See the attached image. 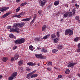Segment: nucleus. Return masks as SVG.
<instances>
[{
    "instance_id": "f257e3e1",
    "label": "nucleus",
    "mask_w": 80,
    "mask_h": 80,
    "mask_svg": "<svg viewBox=\"0 0 80 80\" xmlns=\"http://www.w3.org/2000/svg\"><path fill=\"white\" fill-rule=\"evenodd\" d=\"M69 34V35H72L73 34V31L70 29H66L65 31V35H68Z\"/></svg>"
},
{
    "instance_id": "f03ea898",
    "label": "nucleus",
    "mask_w": 80,
    "mask_h": 80,
    "mask_svg": "<svg viewBox=\"0 0 80 80\" xmlns=\"http://www.w3.org/2000/svg\"><path fill=\"white\" fill-rule=\"evenodd\" d=\"M17 75V72H15L13 73L11 77H10L8 78L9 80H12L13 78H15L16 76Z\"/></svg>"
},
{
    "instance_id": "7ed1b4c3",
    "label": "nucleus",
    "mask_w": 80,
    "mask_h": 80,
    "mask_svg": "<svg viewBox=\"0 0 80 80\" xmlns=\"http://www.w3.org/2000/svg\"><path fill=\"white\" fill-rule=\"evenodd\" d=\"M10 32H16V33H20V31H19V28H17V29H15L12 28L10 29Z\"/></svg>"
},
{
    "instance_id": "20e7f679",
    "label": "nucleus",
    "mask_w": 80,
    "mask_h": 80,
    "mask_svg": "<svg viewBox=\"0 0 80 80\" xmlns=\"http://www.w3.org/2000/svg\"><path fill=\"white\" fill-rule=\"evenodd\" d=\"M46 2L47 1H46V0H43V2L42 1L40 0H39V2L41 3L40 5L42 7H43L44 5H45V3H46Z\"/></svg>"
},
{
    "instance_id": "39448f33",
    "label": "nucleus",
    "mask_w": 80,
    "mask_h": 80,
    "mask_svg": "<svg viewBox=\"0 0 80 80\" xmlns=\"http://www.w3.org/2000/svg\"><path fill=\"white\" fill-rule=\"evenodd\" d=\"M77 64L76 62H72L69 63L68 66V67H73Z\"/></svg>"
},
{
    "instance_id": "423d86ee",
    "label": "nucleus",
    "mask_w": 80,
    "mask_h": 80,
    "mask_svg": "<svg viewBox=\"0 0 80 80\" xmlns=\"http://www.w3.org/2000/svg\"><path fill=\"white\" fill-rule=\"evenodd\" d=\"M8 9H9V8H6L5 7H3L0 9V11H1L2 12H5V11L7 10Z\"/></svg>"
},
{
    "instance_id": "0eeeda50",
    "label": "nucleus",
    "mask_w": 80,
    "mask_h": 80,
    "mask_svg": "<svg viewBox=\"0 0 80 80\" xmlns=\"http://www.w3.org/2000/svg\"><path fill=\"white\" fill-rule=\"evenodd\" d=\"M12 12H8L6 13V14H4V15H3L2 17V18H5V17H7V16H8V15L11 13Z\"/></svg>"
},
{
    "instance_id": "6e6552de",
    "label": "nucleus",
    "mask_w": 80,
    "mask_h": 80,
    "mask_svg": "<svg viewBox=\"0 0 80 80\" xmlns=\"http://www.w3.org/2000/svg\"><path fill=\"white\" fill-rule=\"evenodd\" d=\"M18 27V23H14L12 27V28H15V29H17V28H19Z\"/></svg>"
},
{
    "instance_id": "1a4fd4ad",
    "label": "nucleus",
    "mask_w": 80,
    "mask_h": 80,
    "mask_svg": "<svg viewBox=\"0 0 80 80\" xmlns=\"http://www.w3.org/2000/svg\"><path fill=\"white\" fill-rule=\"evenodd\" d=\"M28 65H29V66H35L36 65L35 63H33L32 62H28L27 63Z\"/></svg>"
},
{
    "instance_id": "9d476101",
    "label": "nucleus",
    "mask_w": 80,
    "mask_h": 80,
    "mask_svg": "<svg viewBox=\"0 0 80 80\" xmlns=\"http://www.w3.org/2000/svg\"><path fill=\"white\" fill-rule=\"evenodd\" d=\"M8 58L7 57H4L2 58V61L3 62H7L8 60Z\"/></svg>"
},
{
    "instance_id": "9b49d317",
    "label": "nucleus",
    "mask_w": 80,
    "mask_h": 80,
    "mask_svg": "<svg viewBox=\"0 0 80 80\" xmlns=\"http://www.w3.org/2000/svg\"><path fill=\"white\" fill-rule=\"evenodd\" d=\"M30 20H31V18H29L26 19H23L22 21L24 22H28V21H30Z\"/></svg>"
},
{
    "instance_id": "f8f14e48",
    "label": "nucleus",
    "mask_w": 80,
    "mask_h": 80,
    "mask_svg": "<svg viewBox=\"0 0 80 80\" xmlns=\"http://www.w3.org/2000/svg\"><path fill=\"white\" fill-rule=\"evenodd\" d=\"M38 77V74H33L31 76V78H35Z\"/></svg>"
},
{
    "instance_id": "ddd939ff",
    "label": "nucleus",
    "mask_w": 80,
    "mask_h": 80,
    "mask_svg": "<svg viewBox=\"0 0 80 80\" xmlns=\"http://www.w3.org/2000/svg\"><path fill=\"white\" fill-rule=\"evenodd\" d=\"M25 23H24V22L18 23V26L19 27H23Z\"/></svg>"
},
{
    "instance_id": "4468645a",
    "label": "nucleus",
    "mask_w": 80,
    "mask_h": 80,
    "mask_svg": "<svg viewBox=\"0 0 80 80\" xmlns=\"http://www.w3.org/2000/svg\"><path fill=\"white\" fill-rule=\"evenodd\" d=\"M15 43L16 44H18V45L20 44H21V43L20 42V39H18L16 40Z\"/></svg>"
},
{
    "instance_id": "2eb2a0df",
    "label": "nucleus",
    "mask_w": 80,
    "mask_h": 80,
    "mask_svg": "<svg viewBox=\"0 0 80 80\" xmlns=\"http://www.w3.org/2000/svg\"><path fill=\"white\" fill-rule=\"evenodd\" d=\"M50 36V34L47 35L43 37L42 39H44V40H45V39H47V38H48Z\"/></svg>"
},
{
    "instance_id": "dca6fc26",
    "label": "nucleus",
    "mask_w": 80,
    "mask_h": 80,
    "mask_svg": "<svg viewBox=\"0 0 80 80\" xmlns=\"http://www.w3.org/2000/svg\"><path fill=\"white\" fill-rule=\"evenodd\" d=\"M23 63V61L22 60H20L19 62H18V65H22Z\"/></svg>"
},
{
    "instance_id": "f3484780",
    "label": "nucleus",
    "mask_w": 80,
    "mask_h": 80,
    "mask_svg": "<svg viewBox=\"0 0 80 80\" xmlns=\"http://www.w3.org/2000/svg\"><path fill=\"white\" fill-rule=\"evenodd\" d=\"M46 28H47V25H43L42 27V31H45V30H46Z\"/></svg>"
},
{
    "instance_id": "a211bd4d",
    "label": "nucleus",
    "mask_w": 80,
    "mask_h": 80,
    "mask_svg": "<svg viewBox=\"0 0 80 80\" xmlns=\"http://www.w3.org/2000/svg\"><path fill=\"white\" fill-rule=\"evenodd\" d=\"M20 40L21 44L23 43H24V42H25V40L23 38H21Z\"/></svg>"
},
{
    "instance_id": "6ab92c4d",
    "label": "nucleus",
    "mask_w": 80,
    "mask_h": 80,
    "mask_svg": "<svg viewBox=\"0 0 80 80\" xmlns=\"http://www.w3.org/2000/svg\"><path fill=\"white\" fill-rule=\"evenodd\" d=\"M80 40V38L79 37H76V38L74 39V42H78L79 40Z\"/></svg>"
},
{
    "instance_id": "aec40b11",
    "label": "nucleus",
    "mask_w": 80,
    "mask_h": 80,
    "mask_svg": "<svg viewBox=\"0 0 80 80\" xmlns=\"http://www.w3.org/2000/svg\"><path fill=\"white\" fill-rule=\"evenodd\" d=\"M59 4V1H56L55 2H54V5H55V6H57Z\"/></svg>"
},
{
    "instance_id": "412c9836",
    "label": "nucleus",
    "mask_w": 80,
    "mask_h": 80,
    "mask_svg": "<svg viewBox=\"0 0 80 80\" xmlns=\"http://www.w3.org/2000/svg\"><path fill=\"white\" fill-rule=\"evenodd\" d=\"M9 37L11 38H15V36L13 35V34H10L9 35Z\"/></svg>"
},
{
    "instance_id": "4be33fe9",
    "label": "nucleus",
    "mask_w": 80,
    "mask_h": 80,
    "mask_svg": "<svg viewBox=\"0 0 80 80\" xmlns=\"http://www.w3.org/2000/svg\"><path fill=\"white\" fill-rule=\"evenodd\" d=\"M68 17H72L73 15V14H72V12H68Z\"/></svg>"
},
{
    "instance_id": "5701e85b",
    "label": "nucleus",
    "mask_w": 80,
    "mask_h": 80,
    "mask_svg": "<svg viewBox=\"0 0 80 80\" xmlns=\"http://www.w3.org/2000/svg\"><path fill=\"white\" fill-rule=\"evenodd\" d=\"M58 40L59 39L58 38H56L54 39V43H57V42H58Z\"/></svg>"
},
{
    "instance_id": "b1692460",
    "label": "nucleus",
    "mask_w": 80,
    "mask_h": 80,
    "mask_svg": "<svg viewBox=\"0 0 80 80\" xmlns=\"http://www.w3.org/2000/svg\"><path fill=\"white\" fill-rule=\"evenodd\" d=\"M31 75H32L31 73H29L27 75V78L28 79H30V77H31Z\"/></svg>"
},
{
    "instance_id": "393cba45",
    "label": "nucleus",
    "mask_w": 80,
    "mask_h": 80,
    "mask_svg": "<svg viewBox=\"0 0 80 80\" xmlns=\"http://www.w3.org/2000/svg\"><path fill=\"white\" fill-rule=\"evenodd\" d=\"M19 57V55L18 54H15L14 57V58L15 60H17Z\"/></svg>"
},
{
    "instance_id": "a878e982",
    "label": "nucleus",
    "mask_w": 80,
    "mask_h": 80,
    "mask_svg": "<svg viewBox=\"0 0 80 80\" xmlns=\"http://www.w3.org/2000/svg\"><path fill=\"white\" fill-rule=\"evenodd\" d=\"M29 48L30 50H31V51H33V47L32 45H30V46H29Z\"/></svg>"
},
{
    "instance_id": "bb28decb",
    "label": "nucleus",
    "mask_w": 80,
    "mask_h": 80,
    "mask_svg": "<svg viewBox=\"0 0 80 80\" xmlns=\"http://www.w3.org/2000/svg\"><path fill=\"white\" fill-rule=\"evenodd\" d=\"M41 51L42 52H44L45 53H46V52H48V51H47V50L46 49H44V48H42V49Z\"/></svg>"
},
{
    "instance_id": "cd10ccee",
    "label": "nucleus",
    "mask_w": 80,
    "mask_h": 80,
    "mask_svg": "<svg viewBox=\"0 0 80 80\" xmlns=\"http://www.w3.org/2000/svg\"><path fill=\"white\" fill-rule=\"evenodd\" d=\"M70 73V70L67 69L66 70L65 73L66 74H68Z\"/></svg>"
},
{
    "instance_id": "c85d7f7f",
    "label": "nucleus",
    "mask_w": 80,
    "mask_h": 80,
    "mask_svg": "<svg viewBox=\"0 0 80 80\" xmlns=\"http://www.w3.org/2000/svg\"><path fill=\"white\" fill-rule=\"evenodd\" d=\"M27 4V2H23L21 4L20 6L21 7H23V6L26 5Z\"/></svg>"
},
{
    "instance_id": "c756f323",
    "label": "nucleus",
    "mask_w": 80,
    "mask_h": 80,
    "mask_svg": "<svg viewBox=\"0 0 80 80\" xmlns=\"http://www.w3.org/2000/svg\"><path fill=\"white\" fill-rule=\"evenodd\" d=\"M52 52L53 53H56V52H58V50L53 49Z\"/></svg>"
},
{
    "instance_id": "7c9ffc66",
    "label": "nucleus",
    "mask_w": 80,
    "mask_h": 80,
    "mask_svg": "<svg viewBox=\"0 0 80 80\" xmlns=\"http://www.w3.org/2000/svg\"><path fill=\"white\" fill-rule=\"evenodd\" d=\"M75 11H76L75 10V9H72V15H75Z\"/></svg>"
},
{
    "instance_id": "2f4dec72",
    "label": "nucleus",
    "mask_w": 80,
    "mask_h": 80,
    "mask_svg": "<svg viewBox=\"0 0 80 80\" xmlns=\"http://www.w3.org/2000/svg\"><path fill=\"white\" fill-rule=\"evenodd\" d=\"M55 34H52V35H51V38H55Z\"/></svg>"
},
{
    "instance_id": "473e14b6",
    "label": "nucleus",
    "mask_w": 80,
    "mask_h": 80,
    "mask_svg": "<svg viewBox=\"0 0 80 80\" xmlns=\"http://www.w3.org/2000/svg\"><path fill=\"white\" fill-rule=\"evenodd\" d=\"M62 48H63V46H62L59 45L58 46V49H62Z\"/></svg>"
},
{
    "instance_id": "72a5a7b5",
    "label": "nucleus",
    "mask_w": 80,
    "mask_h": 80,
    "mask_svg": "<svg viewBox=\"0 0 80 80\" xmlns=\"http://www.w3.org/2000/svg\"><path fill=\"white\" fill-rule=\"evenodd\" d=\"M68 16V12H67V13H65L64 14V17H67Z\"/></svg>"
},
{
    "instance_id": "f704fd0d",
    "label": "nucleus",
    "mask_w": 80,
    "mask_h": 80,
    "mask_svg": "<svg viewBox=\"0 0 80 80\" xmlns=\"http://www.w3.org/2000/svg\"><path fill=\"white\" fill-rule=\"evenodd\" d=\"M20 10V8L18 7L16 9V12H18Z\"/></svg>"
},
{
    "instance_id": "c9c22d12",
    "label": "nucleus",
    "mask_w": 80,
    "mask_h": 80,
    "mask_svg": "<svg viewBox=\"0 0 80 80\" xmlns=\"http://www.w3.org/2000/svg\"><path fill=\"white\" fill-rule=\"evenodd\" d=\"M35 20V19H33L32 21L31 22L30 24H33V23H34V21Z\"/></svg>"
},
{
    "instance_id": "e433bc0d",
    "label": "nucleus",
    "mask_w": 80,
    "mask_h": 80,
    "mask_svg": "<svg viewBox=\"0 0 80 80\" xmlns=\"http://www.w3.org/2000/svg\"><path fill=\"white\" fill-rule=\"evenodd\" d=\"M34 40L35 41H39L40 40V38H36L34 39Z\"/></svg>"
},
{
    "instance_id": "4c0bfd02",
    "label": "nucleus",
    "mask_w": 80,
    "mask_h": 80,
    "mask_svg": "<svg viewBox=\"0 0 80 80\" xmlns=\"http://www.w3.org/2000/svg\"><path fill=\"white\" fill-rule=\"evenodd\" d=\"M36 72V70H34V71H32V72H31L30 73L31 75H32V74H33V73H35V72Z\"/></svg>"
},
{
    "instance_id": "58836bf2",
    "label": "nucleus",
    "mask_w": 80,
    "mask_h": 80,
    "mask_svg": "<svg viewBox=\"0 0 80 80\" xmlns=\"http://www.w3.org/2000/svg\"><path fill=\"white\" fill-rule=\"evenodd\" d=\"M42 54H39L38 58H42Z\"/></svg>"
},
{
    "instance_id": "ea45409f",
    "label": "nucleus",
    "mask_w": 80,
    "mask_h": 80,
    "mask_svg": "<svg viewBox=\"0 0 80 80\" xmlns=\"http://www.w3.org/2000/svg\"><path fill=\"white\" fill-rule=\"evenodd\" d=\"M14 60V58L12 57L11 58V62H13Z\"/></svg>"
},
{
    "instance_id": "a19ab883",
    "label": "nucleus",
    "mask_w": 80,
    "mask_h": 80,
    "mask_svg": "<svg viewBox=\"0 0 80 80\" xmlns=\"http://www.w3.org/2000/svg\"><path fill=\"white\" fill-rule=\"evenodd\" d=\"M48 63L49 65H52V62H48Z\"/></svg>"
},
{
    "instance_id": "79ce46f5",
    "label": "nucleus",
    "mask_w": 80,
    "mask_h": 80,
    "mask_svg": "<svg viewBox=\"0 0 80 80\" xmlns=\"http://www.w3.org/2000/svg\"><path fill=\"white\" fill-rule=\"evenodd\" d=\"M17 46H15L13 47V50H15L16 49H17Z\"/></svg>"
},
{
    "instance_id": "37998d69",
    "label": "nucleus",
    "mask_w": 80,
    "mask_h": 80,
    "mask_svg": "<svg viewBox=\"0 0 80 80\" xmlns=\"http://www.w3.org/2000/svg\"><path fill=\"white\" fill-rule=\"evenodd\" d=\"M39 54H35V57H37V58H38V56H39Z\"/></svg>"
},
{
    "instance_id": "c03bdc74",
    "label": "nucleus",
    "mask_w": 80,
    "mask_h": 80,
    "mask_svg": "<svg viewBox=\"0 0 80 80\" xmlns=\"http://www.w3.org/2000/svg\"><path fill=\"white\" fill-rule=\"evenodd\" d=\"M47 69L48 70H49V71H50V70H52V68H47Z\"/></svg>"
},
{
    "instance_id": "a18cd8bd",
    "label": "nucleus",
    "mask_w": 80,
    "mask_h": 80,
    "mask_svg": "<svg viewBox=\"0 0 80 80\" xmlns=\"http://www.w3.org/2000/svg\"><path fill=\"white\" fill-rule=\"evenodd\" d=\"M62 76L61 75H59L58 76V78H62Z\"/></svg>"
},
{
    "instance_id": "49530a36",
    "label": "nucleus",
    "mask_w": 80,
    "mask_h": 80,
    "mask_svg": "<svg viewBox=\"0 0 80 80\" xmlns=\"http://www.w3.org/2000/svg\"><path fill=\"white\" fill-rule=\"evenodd\" d=\"M76 19L77 20H79V17H78V16H77V17H76Z\"/></svg>"
},
{
    "instance_id": "de8ad7c7",
    "label": "nucleus",
    "mask_w": 80,
    "mask_h": 80,
    "mask_svg": "<svg viewBox=\"0 0 80 80\" xmlns=\"http://www.w3.org/2000/svg\"><path fill=\"white\" fill-rule=\"evenodd\" d=\"M38 13L40 15H41L42 14V11L40 10L38 11Z\"/></svg>"
},
{
    "instance_id": "09e8293b",
    "label": "nucleus",
    "mask_w": 80,
    "mask_h": 80,
    "mask_svg": "<svg viewBox=\"0 0 80 80\" xmlns=\"http://www.w3.org/2000/svg\"><path fill=\"white\" fill-rule=\"evenodd\" d=\"M34 18L33 19H34V20H35V18H36V17H37V15L36 14H34Z\"/></svg>"
},
{
    "instance_id": "8fccbe9b",
    "label": "nucleus",
    "mask_w": 80,
    "mask_h": 80,
    "mask_svg": "<svg viewBox=\"0 0 80 80\" xmlns=\"http://www.w3.org/2000/svg\"><path fill=\"white\" fill-rule=\"evenodd\" d=\"M27 71H28V72H29V71H30V70H31V69H30L29 68H28L27 69H26Z\"/></svg>"
},
{
    "instance_id": "3c124183",
    "label": "nucleus",
    "mask_w": 80,
    "mask_h": 80,
    "mask_svg": "<svg viewBox=\"0 0 80 80\" xmlns=\"http://www.w3.org/2000/svg\"><path fill=\"white\" fill-rule=\"evenodd\" d=\"M41 58H43V59H46V58H47L46 57L44 56H42Z\"/></svg>"
},
{
    "instance_id": "603ef678",
    "label": "nucleus",
    "mask_w": 80,
    "mask_h": 80,
    "mask_svg": "<svg viewBox=\"0 0 80 80\" xmlns=\"http://www.w3.org/2000/svg\"><path fill=\"white\" fill-rule=\"evenodd\" d=\"M12 28V27H11V26H9L8 27H7V29H10V28Z\"/></svg>"
},
{
    "instance_id": "864d4df0",
    "label": "nucleus",
    "mask_w": 80,
    "mask_h": 80,
    "mask_svg": "<svg viewBox=\"0 0 80 80\" xmlns=\"http://www.w3.org/2000/svg\"><path fill=\"white\" fill-rule=\"evenodd\" d=\"M17 18H20L21 17V16L20 15H17Z\"/></svg>"
},
{
    "instance_id": "5fc2aeb1",
    "label": "nucleus",
    "mask_w": 80,
    "mask_h": 80,
    "mask_svg": "<svg viewBox=\"0 0 80 80\" xmlns=\"http://www.w3.org/2000/svg\"><path fill=\"white\" fill-rule=\"evenodd\" d=\"M21 0H16V2H17V3H19L20 2Z\"/></svg>"
},
{
    "instance_id": "6e6d98bb",
    "label": "nucleus",
    "mask_w": 80,
    "mask_h": 80,
    "mask_svg": "<svg viewBox=\"0 0 80 80\" xmlns=\"http://www.w3.org/2000/svg\"><path fill=\"white\" fill-rule=\"evenodd\" d=\"M78 48H80V43L78 44Z\"/></svg>"
},
{
    "instance_id": "4d7b16f0",
    "label": "nucleus",
    "mask_w": 80,
    "mask_h": 80,
    "mask_svg": "<svg viewBox=\"0 0 80 80\" xmlns=\"http://www.w3.org/2000/svg\"><path fill=\"white\" fill-rule=\"evenodd\" d=\"M19 15H23V12H21Z\"/></svg>"
},
{
    "instance_id": "13d9d810",
    "label": "nucleus",
    "mask_w": 80,
    "mask_h": 80,
    "mask_svg": "<svg viewBox=\"0 0 80 80\" xmlns=\"http://www.w3.org/2000/svg\"><path fill=\"white\" fill-rule=\"evenodd\" d=\"M57 35H58V37H59V34L60 33V32H57Z\"/></svg>"
},
{
    "instance_id": "bf43d9fd",
    "label": "nucleus",
    "mask_w": 80,
    "mask_h": 80,
    "mask_svg": "<svg viewBox=\"0 0 80 80\" xmlns=\"http://www.w3.org/2000/svg\"><path fill=\"white\" fill-rule=\"evenodd\" d=\"M26 13H27L26 12H23V15H26Z\"/></svg>"
},
{
    "instance_id": "052dcab7",
    "label": "nucleus",
    "mask_w": 80,
    "mask_h": 80,
    "mask_svg": "<svg viewBox=\"0 0 80 80\" xmlns=\"http://www.w3.org/2000/svg\"><path fill=\"white\" fill-rule=\"evenodd\" d=\"M2 75H0V80L2 79Z\"/></svg>"
},
{
    "instance_id": "680f3d73",
    "label": "nucleus",
    "mask_w": 80,
    "mask_h": 80,
    "mask_svg": "<svg viewBox=\"0 0 80 80\" xmlns=\"http://www.w3.org/2000/svg\"><path fill=\"white\" fill-rule=\"evenodd\" d=\"M79 5H78L77 6V8H79Z\"/></svg>"
},
{
    "instance_id": "e2e57ef3",
    "label": "nucleus",
    "mask_w": 80,
    "mask_h": 80,
    "mask_svg": "<svg viewBox=\"0 0 80 80\" xmlns=\"http://www.w3.org/2000/svg\"><path fill=\"white\" fill-rule=\"evenodd\" d=\"M37 49H38V50H40V49H41V48H40L38 47L37 48Z\"/></svg>"
},
{
    "instance_id": "0e129e2a",
    "label": "nucleus",
    "mask_w": 80,
    "mask_h": 80,
    "mask_svg": "<svg viewBox=\"0 0 80 80\" xmlns=\"http://www.w3.org/2000/svg\"><path fill=\"white\" fill-rule=\"evenodd\" d=\"M78 77H80V74H78Z\"/></svg>"
},
{
    "instance_id": "69168bd1",
    "label": "nucleus",
    "mask_w": 80,
    "mask_h": 80,
    "mask_svg": "<svg viewBox=\"0 0 80 80\" xmlns=\"http://www.w3.org/2000/svg\"><path fill=\"white\" fill-rule=\"evenodd\" d=\"M13 17H17V15L14 16Z\"/></svg>"
},
{
    "instance_id": "338daca9",
    "label": "nucleus",
    "mask_w": 80,
    "mask_h": 80,
    "mask_svg": "<svg viewBox=\"0 0 80 80\" xmlns=\"http://www.w3.org/2000/svg\"><path fill=\"white\" fill-rule=\"evenodd\" d=\"M75 6H77V4H75Z\"/></svg>"
},
{
    "instance_id": "774afa93",
    "label": "nucleus",
    "mask_w": 80,
    "mask_h": 80,
    "mask_svg": "<svg viewBox=\"0 0 80 80\" xmlns=\"http://www.w3.org/2000/svg\"><path fill=\"white\" fill-rule=\"evenodd\" d=\"M38 66L39 67V66H40V64H38Z\"/></svg>"
}]
</instances>
